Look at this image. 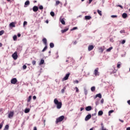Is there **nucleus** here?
Instances as JSON below:
<instances>
[{
  "label": "nucleus",
  "mask_w": 130,
  "mask_h": 130,
  "mask_svg": "<svg viewBox=\"0 0 130 130\" xmlns=\"http://www.w3.org/2000/svg\"><path fill=\"white\" fill-rule=\"evenodd\" d=\"M111 18H117V16H116V15H112V16H111Z\"/></svg>",
  "instance_id": "49530a36"
},
{
  "label": "nucleus",
  "mask_w": 130,
  "mask_h": 130,
  "mask_svg": "<svg viewBox=\"0 0 130 130\" xmlns=\"http://www.w3.org/2000/svg\"><path fill=\"white\" fill-rule=\"evenodd\" d=\"M70 75V73L67 74L65 77L62 79V81H65L68 80Z\"/></svg>",
  "instance_id": "6e6552de"
},
{
  "label": "nucleus",
  "mask_w": 130,
  "mask_h": 130,
  "mask_svg": "<svg viewBox=\"0 0 130 130\" xmlns=\"http://www.w3.org/2000/svg\"><path fill=\"white\" fill-rule=\"evenodd\" d=\"M112 49H113V47H110L109 49H107V51L110 52Z\"/></svg>",
  "instance_id": "ea45409f"
},
{
  "label": "nucleus",
  "mask_w": 130,
  "mask_h": 130,
  "mask_svg": "<svg viewBox=\"0 0 130 130\" xmlns=\"http://www.w3.org/2000/svg\"><path fill=\"white\" fill-rule=\"evenodd\" d=\"M3 126V123H1V124H0V129H1V128H2Z\"/></svg>",
  "instance_id": "c03bdc74"
},
{
  "label": "nucleus",
  "mask_w": 130,
  "mask_h": 130,
  "mask_svg": "<svg viewBox=\"0 0 130 130\" xmlns=\"http://www.w3.org/2000/svg\"><path fill=\"white\" fill-rule=\"evenodd\" d=\"M17 80L16 78H13L11 79V83L15 84L17 82Z\"/></svg>",
  "instance_id": "1a4fd4ad"
},
{
  "label": "nucleus",
  "mask_w": 130,
  "mask_h": 130,
  "mask_svg": "<svg viewBox=\"0 0 130 130\" xmlns=\"http://www.w3.org/2000/svg\"><path fill=\"white\" fill-rule=\"evenodd\" d=\"M32 98H33V100H35L37 99V96H36V95H34L33 97H32Z\"/></svg>",
  "instance_id": "8fccbe9b"
},
{
  "label": "nucleus",
  "mask_w": 130,
  "mask_h": 130,
  "mask_svg": "<svg viewBox=\"0 0 130 130\" xmlns=\"http://www.w3.org/2000/svg\"><path fill=\"white\" fill-rule=\"evenodd\" d=\"M117 70L116 69V68L113 66L112 68L110 69L108 71V73L112 75L113 74H115L116 73Z\"/></svg>",
  "instance_id": "7ed1b4c3"
},
{
  "label": "nucleus",
  "mask_w": 130,
  "mask_h": 130,
  "mask_svg": "<svg viewBox=\"0 0 130 130\" xmlns=\"http://www.w3.org/2000/svg\"><path fill=\"white\" fill-rule=\"evenodd\" d=\"M54 103L56 105L57 109H60L62 107V103L59 102L57 99H54Z\"/></svg>",
  "instance_id": "f257e3e1"
},
{
  "label": "nucleus",
  "mask_w": 130,
  "mask_h": 130,
  "mask_svg": "<svg viewBox=\"0 0 130 130\" xmlns=\"http://www.w3.org/2000/svg\"><path fill=\"white\" fill-rule=\"evenodd\" d=\"M5 33L4 30H1L0 31V36H2Z\"/></svg>",
  "instance_id": "f704fd0d"
},
{
  "label": "nucleus",
  "mask_w": 130,
  "mask_h": 130,
  "mask_svg": "<svg viewBox=\"0 0 130 130\" xmlns=\"http://www.w3.org/2000/svg\"><path fill=\"white\" fill-rule=\"evenodd\" d=\"M17 36L15 35V36H13V40L16 41V40H17Z\"/></svg>",
  "instance_id": "e433bc0d"
},
{
  "label": "nucleus",
  "mask_w": 130,
  "mask_h": 130,
  "mask_svg": "<svg viewBox=\"0 0 130 130\" xmlns=\"http://www.w3.org/2000/svg\"><path fill=\"white\" fill-rule=\"evenodd\" d=\"M91 118V115L90 114H88L85 118V121H88L89 119H90Z\"/></svg>",
  "instance_id": "0eeeda50"
},
{
  "label": "nucleus",
  "mask_w": 130,
  "mask_h": 130,
  "mask_svg": "<svg viewBox=\"0 0 130 130\" xmlns=\"http://www.w3.org/2000/svg\"><path fill=\"white\" fill-rule=\"evenodd\" d=\"M104 99H102L101 100V103L104 104Z\"/></svg>",
  "instance_id": "de8ad7c7"
},
{
  "label": "nucleus",
  "mask_w": 130,
  "mask_h": 130,
  "mask_svg": "<svg viewBox=\"0 0 130 130\" xmlns=\"http://www.w3.org/2000/svg\"><path fill=\"white\" fill-rule=\"evenodd\" d=\"M45 22L48 24L49 23V21L48 20H46Z\"/></svg>",
  "instance_id": "052dcab7"
},
{
  "label": "nucleus",
  "mask_w": 130,
  "mask_h": 130,
  "mask_svg": "<svg viewBox=\"0 0 130 130\" xmlns=\"http://www.w3.org/2000/svg\"><path fill=\"white\" fill-rule=\"evenodd\" d=\"M98 97L101 99L102 98V95L101 93H98L95 95V96L94 97V99H96Z\"/></svg>",
  "instance_id": "f8f14e48"
},
{
  "label": "nucleus",
  "mask_w": 130,
  "mask_h": 130,
  "mask_svg": "<svg viewBox=\"0 0 130 130\" xmlns=\"http://www.w3.org/2000/svg\"><path fill=\"white\" fill-rule=\"evenodd\" d=\"M34 3H37V1H35L34 2Z\"/></svg>",
  "instance_id": "338daca9"
},
{
  "label": "nucleus",
  "mask_w": 130,
  "mask_h": 130,
  "mask_svg": "<svg viewBox=\"0 0 130 130\" xmlns=\"http://www.w3.org/2000/svg\"><path fill=\"white\" fill-rule=\"evenodd\" d=\"M97 12L99 14V15H100L101 16H102V11H100V10H97Z\"/></svg>",
  "instance_id": "bb28decb"
},
{
  "label": "nucleus",
  "mask_w": 130,
  "mask_h": 130,
  "mask_svg": "<svg viewBox=\"0 0 130 130\" xmlns=\"http://www.w3.org/2000/svg\"><path fill=\"white\" fill-rule=\"evenodd\" d=\"M126 130H130V127L126 128Z\"/></svg>",
  "instance_id": "69168bd1"
},
{
  "label": "nucleus",
  "mask_w": 130,
  "mask_h": 130,
  "mask_svg": "<svg viewBox=\"0 0 130 130\" xmlns=\"http://www.w3.org/2000/svg\"><path fill=\"white\" fill-rule=\"evenodd\" d=\"M3 46V44L2 43H0V47Z\"/></svg>",
  "instance_id": "680f3d73"
},
{
  "label": "nucleus",
  "mask_w": 130,
  "mask_h": 130,
  "mask_svg": "<svg viewBox=\"0 0 130 130\" xmlns=\"http://www.w3.org/2000/svg\"><path fill=\"white\" fill-rule=\"evenodd\" d=\"M75 88H76V92H79V89H78V88L77 87H76Z\"/></svg>",
  "instance_id": "09e8293b"
},
{
  "label": "nucleus",
  "mask_w": 130,
  "mask_h": 130,
  "mask_svg": "<svg viewBox=\"0 0 130 130\" xmlns=\"http://www.w3.org/2000/svg\"><path fill=\"white\" fill-rule=\"evenodd\" d=\"M31 97H32L31 95H29V96H28V99H27V102L28 103H29V102H30V101H31Z\"/></svg>",
  "instance_id": "393cba45"
},
{
  "label": "nucleus",
  "mask_w": 130,
  "mask_h": 130,
  "mask_svg": "<svg viewBox=\"0 0 130 130\" xmlns=\"http://www.w3.org/2000/svg\"><path fill=\"white\" fill-rule=\"evenodd\" d=\"M125 40H122V42H121V44H124L125 43Z\"/></svg>",
  "instance_id": "3c124183"
},
{
  "label": "nucleus",
  "mask_w": 130,
  "mask_h": 130,
  "mask_svg": "<svg viewBox=\"0 0 130 130\" xmlns=\"http://www.w3.org/2000/svg\"><path fill=\"white\" fill-rule=\"evenodd\" d=\"M59 4H61V5H62V3L61 2H60V1H56V2H55V6H57V5H58Z\"/></svg>",
  "instance_id": "4be33fe9"
},
{
  "label": "nucleus",
  "mask_w": 130,
  "mask_h": 130,
  "mask_svg": "<svg viewBox=\"0 0 130 130\" xmlns=\"http://www.w3.org/2000/svg\"><path fill=\"white\" fill-rule=\"evenodd\" d=\"M99 68H96L94 72H93V73H94V75L95 76H99L100 75V74H99Z\"/></svg>",
  "instance_id": "20e7f679"
},
{
  "label": "nucleus",
  "mask_w": 130,
  "mask_h": 130,
  "mask_svg": "<svg viewBox=\"0 0 130 130\" xmlns=\"http://www.w3.org/2000/svg\"><path fill=\"white\" fill-rule=\"evenodd\" d=\"M92 1H93V0H89L88 4H91Z\"/></svg>",
  "instance_id": "5fc2aeb1"
},
{
  "label": "nucleus",
  "mask_w": 130,
  "mask_h": 130,
  "mask_svg": "<svg viewBox=\"0 0 130 130\" xmlns=\"http://www.w3.org/2000/svg\"><path fill=\"white\" fill-rule=\"evenodd\" d=\"M17 37H21V34H17Z\"/></svg>",
  "instance_id": "4d7b16f0"
},
{
  "label": "nucleus",
  "mask_w": 130,
  "mask_h": 130,
  "mask_svg": "<svg viewBox=\"0 0 130 130\" xmlns=\"http://www.w3.org/2000/svg\"><path fill=\"white\" fill-rule=\"evenodd\" d=\"M64 118H65V117L64 116H60V117L57 118L55 121L56 124H58L59 122H61V121H63Z\"/></svg>",
  "instance_id": "f03ea898"
},
{
  "label": "nucleus",
  "mask_w": 130,
  "mask_h": 130,
  "mask_svg": "<svg viewBox=\"0 0 130 130\" xmlns=\"http://www.w3.org/2000/svg\"><path fill=\"white\" fill-rule=\"evenodd\" d=\"M31 63L33 66L36 65V60H32L31 62Z\"/></svg>",
  "instance_id": "c9c22d12"
},
{
  "label": "nucleus",
  "mask_w": 130,
  "mask_h": 130,
  "mask_svg": "<svg viewBox=\"0 0 130 130\" xmlns=\"http://www.w3.org/2000/svg\"><path fill=\"white\" fill-rule=\"evenodd\" d=\"M120 67H121V62H118L117 63V68L118 69H119V68H120Z\"/></svg>",
  "instance_id": "cd10ccee"
},
{
  "label": "nucleus",
  "mask_w": 130,
  "mask_h": 130,
  "mask_svg": "<svg viewBox=\"0 0 130 130\" xmlns=\"http://www.w3.org/2000/svg\"><path fill=\"white\" fill-rule=\"evenodd\" d=\"M92 18V17L90 16H85V20H90Z\"/></svg>",
  "instance_id": "6ab92c4d"
},
{
  "label": "nucleus",
  "mask_w": 130,
  "mask_h": 130,
  "mask_svg": "<svg viewBox=\"0 0 130 130\" xmlns=\"http://www.w3.org/2000/svg\"><path fill=\"white\" fill-rule=\"evenodd\" d=\"M77 28H78L77 27H73V28L71 29V30H74L77 29Z\"/></svg>",
  "instance_id": "a18cd8bd"
},
{
  "label": "nucleus",
  "mask_w": 130,
  "mask_h": 130,
  "mask_svg": "<svg viewBox=\"0 0 130 130\" xmlns=\"http://www.w3.org/2000/svg\"><path fill=\"white\" fill-rule=\"evenodd\" d=\"M127 104L130 105V100L127 101Z\"/></svg>",
  "instance_id": "6e6d98bb"
},
{
  "label": "nucleus",
  "mask_w": 130,
  "mask_h": 130,
  "mask_svg": "<svg viewBox=\"0 0 130 130\" xmlns=\"http://www.w3.org/2000/svg\"><path fill=\"white\" fill-rule=\"evenodd\" d=\"M101 130H107V129L104 127L103 123H101Z\"/></svg>",
  "instance_id": "a211bd4d"
},
{
  "label": "nucleus",
  "mask_w": 130,
  "mask_h": 130,
  "mask_svg": "<svg viewBox=\"0 0 130 130\" xmlns=\"http://www.w3.org/2000/svg\"><path fill=\"white\" fill-rule=\"evenodd\" d=\"M84 109V108H80V111H83Z\"/></svg>",
  "instance_id": "13d9d810"
},
{
  "label": "nucleus",
  "mask_w": 130,
  "mask_h": 130,
  "mask_svg": "<svg viewBox=\"0 0 130 130\" xmlns=\"http://www.w3.org/2000/svg\"><path fill=\"white\" fill-rule=\"evenodd\" d=\"M49 45L51 48H52L54 47V44L53 43H50Z\"/></svg>",
  "instance_id": "7c9ffc66"
},
{
  "label": "nucleus",
  "mask_w": 130,
  "mask_h": 130,
  "mask_svg": "<svg viewBox=\"0 0 130 130\" xmlns=\"http://www.w3.org/2000/svg\"><path fill=\"white\" fill-rule=\"evenodd\" d=\"M14 115V111H10L9 113V114H8V118H12L13 117Z\"/></svg>",
  "instance_id": "423d86ee"
},
{
  "label": "nucleus",
  "mask_w": 130,
  "mask_h": 130,
  "mask_svg": "<svg viewBox=\"0 0 130 130\" xmlns=\"http://www.w3.org/2000/svg\"><path fill=\"white\" fill-rule=\"evenodd\" d=\"M89 130H93V128H91Z\"/></svg>",
  "instance_id": "774afa93"
},
{
  "label": "nucleus",
  "mask_w": 130,
  "mask_h": 130,
  "mask_svg": "<svg viewBox=\"0 0 130 130\" xmlns=\"http://www.w3.org/2000/svg\"><path fill=\"white\" fill-rule=\"evenodd\" d=\"M42 41L43 42V43L45 45H47V40L46 38H43L42 40Z\"/></svg>",
  "instance_id": "dca6fc26"
},
{
  "label": "nucleus",
  "mask_w": 130,
  "mask_h": 130,
  "mask_svg": "<svg viewBox=\"0 0 130 130\" xmlns=\"http://www.w3.org/2000/svg\"><path fill=\"white\" fill-rule=\"evenodd\" d=\"M50 14L52 17H54L55 16V13L53 12H51Z\"/></svg>",
  "instance_id": "473e14b6"
},
{
  "label": "nucleus",
  "mask_w": 130,
  "mask_h": 130,
  "mask_svg": "<svg viewBox=\"0 0 130 130\" xmlns=\"http://www.w3.org/2000/svg\"><path fill=\"white\" fill-rule=\"evenodd\" d=\"M44 62L45 61L44 59H41L40 61L39 65L43 64L44 63Z\"/></svg>",
  "instance_id": "b1692460"
},
{
  "label": "nucleus",
  "mask_w": 130,
  "mask_h": 130,
  "mask_svg": "<svg viewBox=\"0 0 130 130\" xmlns=\"http://www.w3.org/2000/svg\"><path fill=\"white\" fill-rule=\"evenodd\" d=\"M74 83H76L77 84H78V83H79V81L76 80V81H74Z\"/></svg>",
  "instance_id": "864d4df0"
},
{
  "label": "nucleus",
  "mask_w": 130,
  "mask_h": 130,
  "mask_svg": "<svg viewBox=\"0 0 130 130\" xmlns=\"http://www.w3.org/2000/svg\"><path fill=\"white\" fill-rule=\"evenodd\" d=\"M9 26L11 27H15L16 26H15V22H11V23H10V24H9Z\"/></svg>",
  "instance_id": "2eb2a0df"
},
{
  "label": "nucleus",
  "mask_w": 130,
  "mask_h": 130,
  "mask_svg": "<svg viewBox=\"0 0 130 130\" xmlns=\"http://www.w3.org/2000/svg\"><path fill=\"white\" fill-rule=\"evenodd\" d=\"M103 111H100L98 112V115L99 116H101L103 115Z\"/></svg>",
  "instance_id": "5701e85b"
},
{
  "label": "nucleus",
  "mask_w": 130,
  "mask_h": 130,
  "mask_svg": "<svg viewBox=\"0 0 130 130\" xmlns=\"http://www.w3.org/2000/svg\"><path fill=\"white\" fill-rule=\"evenodd\" d=\"M69 30V28L61 30V33L63 34L64 32H66V31H67Z\"/></svg>",
  "instance_id": "412c9836"
},
{
  "label": "nucleus",
  "mask_w": 130,
  "mask_h": 130,
  "mask_svg": "<svg viewBox=\"0 0 130 130\" xmlns=\"http://www.w3.org/2000/svg\"><path fill=\"white\" fill-rule=\"evenodd\" d=\"M122 18L125 19L127 17V14L126 13H124L122 14Z\"/></svg>",
  "instance_id": "aec40b11"
},
{
  "label": "nucleus",
  "mask_w": 130,
  "mask_h": 130,
  "mask_svg": "<svg viewBox=\"0 0 130 130\" xmlns=\"http://www.w3.org/2000/svg\"><path fill=\"white\" fill-rule=\"evenodd\" d=\"M27 24V22L26 21H24L23 22V26H25Z\"/></svg>",
  "instance_id": "a19ab883"
},
{
  "label": "nucleus",
  "mask_w": 130,
  "mask_h": 130,
  "mask_svg": "<svg viewBox=\"0 0 130 130\" xmlns=\"http://www.w3.org/2000/svg\"><path fill=\"white\" fill-rule=\"evenodd\" d=\"M29 111H30V109H29L26 108L24 110V113H28V112H29Z\"/></svg>",
  "instance_id": "a878e982"
},
{
  "label": "nucleus",
  "mask_w": 130,
  "mask_h": 130,
  "mask_svg": "<svg viewBox=\"0 0 130 130\" xmlns=\"http://www.w3.org/2000/svg\"><path fill=\"white\" fill-rule=\"evenodd\" d=\"M114 112V110H110V111H109V112H108V115H109V116H110L111 113H113Z\"/></svg>",
  "instance_id": "c85d7f7f"
},
{
  "label": "nucleus",
  "mask_w": 130,
  "mask_h": 130,
  "mask_svg": "<svg viewBox=\"0 0 130 130\" xmlns=\"http://www.w3.org/2000/svg\"><path fill=\"white\" fill-rule=\"evenodd\" d=\"M22 68H23V70H25V69H26L27 68V66H25V65H23L22 66Z\"/></svg>",
  "instance_id": "79ce46f5"
},
{
  "label": "nucleus",
  "mask_w": 130,
  "mask_h": 130,
  "mask_svg": "<svg viewBox=\"0 0 130 130\" xmlns=\"http://www.w3.org/2000/svg\"><path fill=\"white\" fill-rule=\"evenodd\" d=\"M84 93H85V94H87V93H88V91H87V90H86V89H84Z\"/></svg>",
  "instance_id": "37998d69"
},
{
  "label": "nucleus",
  "mask_w": 130,
  "mask_h": 130,
  "mask_svg": "<svg viewBox=\"0 0 130 130\" xmlns=\"http://www.w3.org/2000/svg\"><path fill=\"white\" fill-rule=\"evenodd\" d=\"M34 130H37V127H34Z\"/></svg>",
  "instance_id": "0e129e2a"
},
{
  "label": "nucleus",
  "mask_w": 130,
  "mask_h": 130,
  "mask_svg": "<svg viewBox=\"0 0 130 130\" xmlns=\"http://www.w3.org/2000/svg\"><path fill=\"white\" fill-rule=\"evenodd\" d=\"M94 49V46L93 45H89L88 47V50L89 51H91Z\"/></svg>",
  "instance_id": "9b49d317"
},
{
  "label": "nucleus",
  "mask_w": 130,
  "mask_h": 130,
  "mask_svg": "<svg viewBox=\"0 0 130 130\" xmlns=\"http://www.w3.org/2000/svg\"><path fill=\"white\" fill-rule=\"evenodd\" d=\"M120 32L121 34H122V33H123V32H124V31H123V30H121V31H120Z\"/></svg>",
  "instance_id": "e2e57ef3"
},
{
  "label": "nucleus",
  "mask_w": 130,
  "mask_h": 130,
  "mask_svg": "<svg viewBox=\"0 0 130 130\" xmlns=\"http://www.w3.org/2000/svg\"><path fill=\"white\" fill-rule=\"evenodd\" d=\"M30 4V2L29 1H26L24 3V7H26L27 5Z\"/></svg>",
  "instance_id": "f3484780"
},
{
  "label": "nucleus",
  "mask_w": 130,
  "mask_h": 130,
  "mask_svg": "<svg viewBox=\"0 0 130 130\" xmlns=\"http://www.w3.org/2000/svg\"><path fill=\"white\" fill-rule=\"evenodd\" d=\"M99 50L101 52V53L103 52L104 49L102 47L99 48Z\"/></svg>",
  "instance_id": "72a5a7b5"
},
{
  "label": "nucleus",
  "mask_w": 130,
  "mask_h": 130,
  "mask_svg": "<svg viewBox=\"0 0 130 130\" xmlns=\"http://www.w3.org/2000/svg\"><path fill=\"white\" fill-rule=\"evenodd\" d=\"M47 49V45H45V47L43 48V49L42 50V52H44Z\"/></svg>",
  "instance_id": "c756f323"
},
{
  "label": "nucleus",
  "mask_w": 130,
  "mask_h": 130,
  "mask_svg": "<svg viewBox=\"0 0 130 130\" xmlns=\"http://www.w3.org/2000/svg\"><path fill=\"white\" fill-rule=\"evenodd\" d=\"M39 10V8L37 6H34L32 8V11L34 12H37Z\"/></svg>",
  "instance_id": "9d476101"
},
{
  "label": "nucleus",
  "mask_w": 130,
  "mask_h": 130,
  "mask_svg": "<svg viewBox=\"0 0 130 130\" xmlns=\"http://www.w3.org/2000/svg\"><path fill=\"white\" fill-rule=\"evenodd\" d=\"M119 121H120L121 122H124V121L121 119H119Z\"/></svg>",
  "instance_id": "bf43d9fd"
},
{
  "label": "nucleus",
  "mask_w": 130,
  "mask_h": 130,
  "mask_svg": "<svg viewBox=\"0 0 130 130\" xmlns=\"http://www.w3.org/2000/svg\"><path fill=\"white\" fill-rule=\"evenodd\" d=\"M12 58L14 59V60H16L18 58L17 52L15 51L13 54H12Z\"/></svg>",
  "instance_id": "39448f33"
},
{
  "label": "nucleus",
  "mask_w": 130,
  "mask_h": 130,
  "mask_svg": "<svg viewBox=\"0 0 130 130\" xmlns=\"http://www.w3.org/2000/svg\"><path fill=\"white\" fill-rule=\"evenodd\" d=\"M60 22H61V23L63 25H65L66 24V22L64 20V19H59Z\"/></svg>",
  "instance_id": "4468645a"
},
{
  "label": "nucleus",
  "mask_w": 130,
  "mask_h": 130,
  "mask_svg": "<svg viewBox=\"0 0 130 130\" xmlns=\"http://www.w3.org/2000/svg\"><path fill=\"white\" fill-rule=\"evenodd\" d=\"M117 7H120L121 9H123V7L121 5H117Z\"/></svg>",
  "instance_id": "603ef678"
},
{
  "label": "nucleus",
  "mask_w": 130,
  "mask_h": 130,
  "mask_svg": "<svg viewBox=\"0 0 130 130\" xmlns=\"http://www.w3.org/2000/svg\"><path fill=\"white\" fill-rule=\"evenodd\" d=\"M85 110H86L87 111H90V110H92V107H91V106H87V107H86L85 108Z\"/></svg>",
  "instance_id": "ddd939ff"
},
{
  "label": "nucleus",
  "mask_w": 130,
  "mask_h": 130,
  "mask_svg": "<svg viewBox=\"0 0 130 130\" xmlns=\"http://www.w3.org/2000/svg\"><path fill=\"white\" fill-rule=\"evenodd\" d=\"M91 90L92 91H94L95 90V86H92L91 87Z\"/></svg>",
  "instance_id": "2f4dec72"
},
{
  "label": "nucleus",
  "mask_w": 130,
  "mask_h": 130,
  "mask_svg": "<svg viewBox=\"0 0 130 130\" xmlns=\"http://www.w3.org/2000/svg\"><path fill=\"white\" fill-rule=\"evenodd\" d=\"M66 88V87H63V88L61 90V93L64 92Z\"/></svg>",
  "instance_id": "4c0bfd02"
},
{
  "label": "nucleus",
  "mask_w": 130,
  "mask_h": 130,
  "mask_svg": "<svg viewBox=\"0 0 130 130\" xmlns=\"http://www.w3.org/2000/svg\"><path fill=\"white\" fill-rule=\"evenodd\" d=\"M39 9L40 10H43L44 7H43V6H40L39 7Z\"/></svg>",
  "instance_id": "58836bf2"
}]
</instances>
